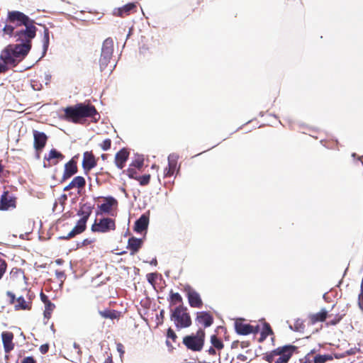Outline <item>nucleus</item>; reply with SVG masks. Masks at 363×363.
I'll return each mask as SVG.
<instances>
[{
  "instance_id": "obj_26",
  "label": "nucleus",
  "mask_w": 363,
  "mask_h": 363,
  "mask_svg": "<svg viewBox=\"0 0 363 363\" xmlns=\"http://www.w3.org/2000/svg\"><path fill=\"white\" fill-rule=\"evenodd\" d=\"M328 312L325 309H322L320 312L313 314L311 316V319L313 323L319 321H323L327 318Z\"/></svg>"
},
{
  "instance_id": "obj_37",
  "label": "nucleus",
  "mask_w": 363,
  "mask_h": 363,
  "mask_svg": "<svg viewBox=\"0 0 363 363\" xmlns=\"http://www.w3.org/2000/svg\"><path fill=\"white\" fill-rule=\"evenodd\" d=\"M135 179H137L141 185H143V186L147 185L150 182V175L145 174V175H143L141 177H138L135 178Z\"/></svg>"
},
{
  "instance_id": "obj_2",
  "label": "nucleus",
  "mask_w": 363,
  "mask_h": 363,
  "mask_svg": "<svg viewBox=\"0 0 363 363\" xmlns=\"http://www.w3.org/2000/svg\"><path fill=\"white\" fill-rule=\"evenodd\" d=\"M28 45H9L0 54V59L9 65L16 66L28 53Z\"/></svg>"
},
{
  "instance_id": "obj_28",
  "label": "nucleus",
  "mask_w": 363,
  "mask_h": 363,
  "mask_svg": "<svg viewBox=\"0 0 363 363\" xmlns=\"http://www.w3.org/2000/svg\"><path fill=\"white\" fill-rule=\"evenodd\" d=\"M17 304L15 306L16 309L26 310L30 309V302L26 301L23 296H20L16 300Z\"/></svg>"
},
{
  "instance_id": "obj_38",
  "label": "nucleus",
  "mask_w": 363,
  "mask_h": 363,
  "mask_svg": "<svg viewBox=\"0 0 363 363\" xmlns=\"http://www.w3.org/2000/svg\"><path fill=\"white\" fill-rule=\"evenodd\" d=\"M111 140L109 138L105 139L99 146L104 151H107L111 148Z\"/></svg>"
},
{
  "instance_id": "obj_56",
  "label": "nucleus",
  "mask_w": 363,
  "mask_h": 363,
  "mask_svg": "<svg viewBox=\"0 0 363 363\" xmlns=\"http://www.w3.org/2000/svg\"><path fill=\"white\" fill-rule=\"evenodd\" d=\"M166 343H167V345L169 346V340H167V341H166Z\"/></svg>"
},
{
  "instance_id": "obj_47",
  "label": "nucleus",
  "mask_w": 363,
  "mask_h": 363,
  "mask_svg": "<svg viewBox=\"0 0 363 363\" xmlns=\"http://www.w3.org/2000/svg\"><path fill=\"white\" fill-rule=\"evenodd\" d=\"M22 363H35V361L33 357H28L23 360Z\"/></svg>"
},
{
  "instance_id": "obj_35",
  "label": "nucleus",
  "mask_w": 363,
  "mask_h": 363,
  "mask_svg": "<svg viewBox=\"0 0 363 363\" xmlns=\"http://www.w3.org/2000/svg\"><path fill=\"white\" fill-rule=\"evenodd\" d=\"M143 162H144V160L143 157H138L137 158H135V160H134L131 164L130 165V167H135V168H138V169H141L143 166Z\"/></svg>"
},
{
  "instance_id": "obj_34",
  "label": "nucleus",
  "mask_w": 363,
  "mask_h": 363,
  "mask_svg": "<svg viewBox=\"0 0 363 363\" xmlns=\"http://www.w3.org/2000/svg\"><path fill=\"white\" fill-rule=\"evenodd\" d=\"M211 342L213 346L218 350H221L223 347L222 341L219 340L216 335L211 336Z\"/></svg>"
},
{
  "instance_id": "obj_10",
  "label": "nucleus",
  "mask_w": 363,
  "mask_h": 363,
  "mask_svg": "<svg viewBox=\"0 0 363 363\" xmlns=\"http://www.w3.org/2000/svg\"><path fill=\"white\" fill-rule=\"evenodd\" d=\"M115 228V221L111 218H104L100 219L98 222L97 220H95V223L91 226V230L93 232L103 233L109 232L111 230H114Z\"/></svg>"
},
{
  "instance_id": "obj_40",
  "label": "nucleus",
  "mask_w": 363,
  "mask_h": 363,
  "mask_svg": "<svg viewBox=\"0 0 363 363\" xmlns=\"http://www.w3.org/2000/svg\"><path fill=\"white\" fill-rule=\"evenodd\" d=\"M167 336V338L171 339L173 342H175L177 338L176 333L171 328L168 329Z\"/></svg>"
},
{
  "instance_id": "obj_23",
  "label": "nucleus",
  "mask_w": 363,
  "mask_h": 363,
  "mask_svg": "<svg viewBox=\"0 0 363 363\" xmlns=\"http://www.w3.org/2000/svg\"><path fill=\"white\" fill-rule=\"evenodd\" d=\"M143 240L136 238H130L128 242V248L131 251L130 254H135L140 248L142 247Z\"/></svg>"
},
{
  "instance_id": "obj_41",
  "label": "nucleus",
  "mask_w": 363,
  "mask_h": 363,
  "mask_svg": "<svg viewBox=\"0 0 363 363\" xmlns=\"http://www.w3.org/2000/svg\"><path fill=\"white\" fill-rule=\"evenodd\" d=\"M357 352H359V349L354 347L347 350L341 357H345L347 355L355 354Z\"/></svg>"
},
{
  "instance_id": "obj_25",
  "label": "nucleus",
  "mask_w": 363,
  "mask_h": 363,
  "mask_svg": "<svg viewBox=\"0 0 363 363\" xmlns=\"http://www.w3.org/2000/svg\"><path fill=\"white\" fill-rule=\"evenodd\" d=\"M273 331L269 325V324L264 323L262 330L260 334V337L259 338V342H263L267 336L272 335Z\"/></svg>"
},
{
  "instance_id": "obj_7",
  "label": "nucleus",
  "mask_w": 363,
  "mask_h": 363,
  "mask_svg": "<svg viewBox=\"0 0 363 363\" xmlns=\"http://www.w3.org/2000/svg\"><path fill=\"white\" fill-rule=\"evenodd\" d=\"M91 213V208L89 206H84L82 207L77 213L81 216V218L78 220L74 228L66 236L61 237V238L67 240L84 232L86 229V223Z\"/></svg>"
},
{
  "instance_id": "obj_33",
  "label": "nucleus",
  "mask_w": 363,
  "mask_h": 363,
  "mask_svg": "<svg viewBox=\"0 0 363 363\" xmlns=\"http://www.w3.org/2000/svg\"><path fill=\"white\" fill-rule=\"evenodd\" d=\"M49 46V30L48 28L44 30L43 35V55L46 52Z\"/></svg>"
},
{
  "instance_id": "obj_42",
  "label": "nucleus",
  "mask_w": 363,
  "mask_h": 363,
  "mask_svg": "<svg viewBox=\"0 0 363 363\" xmlns=\"http://www.w3.org/2000/svg\"><path fill=\"white\" fill-rule=\"evenodd\" d=\"M127 174L130 178H134V179L137 178L135 177L136 172L135 171V169L133 167H129L128 169Z\"/></svg>"
},
{
  "instance_id": "obj_45",
  "label": "nucleus",
  "mask_w": 363,
  "mask_h": 363,
  "mask_svg": "<svg viewBox=\"0 0 363 363\" xmlns=\"http://www.w3.org/2000/svg\"><path fill=\"white\" fill-rule=\"evenodd\" d=\"M48 349H49V346L47 344L43 345L40 347V350L42 354H45L48 351Z\"/></svg>"
},
{
  "instance_id": "obj_54",
  "label": "nucleus",
  "mask_w": 363,
  "mask_h": 363,
  "mask_svg": "<svg viewBox=\"0 0 363 363\" xmlns=\"http://www.w3.org/2000/svg\"><path fill=\"white\" fill-rule=\"evenodd\" d=\"M208 352L209 354H216V350L213 347H211L209 350H208Z\"/></svg>"
},
{
  "instance_id": "obj_27",
  "label": "nucleus",
  "mask_w": 363,
  "mask_h": 363,
  "mask_svg": "<svg viewBox=\"0 0 363 363\" xmlns=\"http://www.w3.org/2000/svg\"><path fill=\"white\" fill-rule=\"evenodd\" d=\"M135 8V3H129L118 9V15L121 16H123V15H129L130 13Z\"/></svg>"
},
{
  "instance_id": "obj_48",
  "label": "nucleus",
  "mask_w": 363,
  "mask_h": 363,
  "mask_svg": "<svg viewBox=\"0 0 363 363\" xmlns=\"http://www.w3.org/2000/svg\"><path fill=\"white\" fill-rule=\"evenodd\" d=\"M123 348V346L121 343L117 344V350L121 353V354H123L124 353Z\"/></svg>"
},
{
  "instance_id": "obj_6",
  "label": "nucleus",
  "mask_w": 363,
  "mask_h": 363,
  "mask_svg": "<svg viewBox=\"0 0 363 363\" xmlns=\"http://www.w3.org/2000/svg\"><path fill=\"white\" fill-rule=\"evenodd\" d=\"M171 320L177 329L188 328L191 325V319L187 308L183 306L176 307L171 313Z\"/></svg>"
},
{
  "instance_id": "obj_36",
  "label": "nucleus",
  "mask_w": 363,
  "mask_h": 363,
  "mask_svg": "<svg viewBox=\"0 0 363 363\" xmlns=\"http://www.w3.org/2000/svg\"><path fill=\"white\" fill-rule=\"evenodd\" d=\"M170 298L173 304L182 303V298L179 293H173L171 291Z\"/></svg>"
},
{
  "instance_id": "obj_18",
  "label": "nucleus",
  "mask_w": 363,
  "mask_h": 363,
  "mask_svg": "<svg viewBox=\"0 0 363 363\" xmlns=\"http://www.w3.org/2000/svg\"><path fill=\"white\" fill-rule=\"evenodd\" d=\"M177 156L174 154H171L168 157V167L164 169V176H172L177 167Z\"/></svg>"
},
{
  "instance_id": "obj_30",
  "label": "nucleus",
  "mask_w": 363,
  "mask_h": 363,
  "mask_svg": "<svg viewBox=\"0 0 363 363\" xmlns=\"http://www.w3.org/2000/svg\"><path fill=\"white\" fill-rule=\"evenodd\" d=\"M86 184L85 179L83 177L77 176L74 177L72 181V185L74 186V188H82Z\"/></svg>"
},
{
  "instance_id": "obj_13",
  "label": "nucleus",
  "mask_w": 363,
  "mask_h": 363,
  "mask_svg": "<svg viewBox=\"0 0 363 363\" xmlns=\"http://www.w3.org/2000/svg\"><path fill=\"white\" fill-rule=\"evenodd\" d=\"M64 155L55 149H52L48 155L44 157V167L55 165L60 160L64 159Z\"/></svg>"
},
{
  "instance_id": "obj_32",
  "label": "nucleus",
  "mask_w": 363,
  "mask_h": 363,
  "mask_svg": "<svg viewBox=\"0 0 363 363\" xmlns=\"http://www.w3.org/2000/svg\"><path fill=\"white\" fill-rule=\"evenodd\" d=\"M45 311H44V317L47 319H49L51 316V313L53 311L54 308H55V306L54 303H48L46 305H45Z\"/></svg>"
},
{
  "instance_id": "obj_3",
  "label": "nucleus",
  "mask_w": 363,
  "mask_h": 363,
  "mask_svg": "<svg viewBox=\"0 0 363 363\" xmlns=\"http://www.w3.org/2000/svg\"><path fill=\"white\" fill-rule=\"evenodd\" d=\"M30 18L18 11H9L6 18V24L3 28V35L12 37L15 29L30 22Z\"/></svg>"
},
{
  "instance_id": "obj_46",
  "label": "nucleus",
  "mask_w": 363,
  "mask_h": 363,
  "mask_svg": "<svg viewBox=\"0 0 363 363\" xmlns=\"http://www.w3.org/2000/svg\"><path fill=\"white\" fill-rule=\"evenodd\" d=\"M7 296L10 298V302L13 303L15 301V295L12 292L8 291Z\"/></svg>"
},
{
  "instance_id": "obj_24",
  "label": "nucleus",
  "mask_w": 363,
  "mask_h": 363,
  "mask_svg": "<svg viewBox=\"0 0 363 363\" xmlns=\"http://www.w3.org/2000/svg\"><path fill=\"white\" fill-rule=\"evenodd\" d=\"M117 205V201L111 196L105 199V202L99 206L100 210L103 213H109L113 206Z\"/></svg>"
},
{
  "instance_id": "obj_31",
  "label": "nucleus",
  "mask_w": 363,
  "mask_h": 363,
  "mask_svg": "<svg viewBox=\"0 0 363 363\" xmlns=\"http://www.w3.org/2000/svg\"><path fill=\"white\" fill-rule=\"evenodd\" d=\"M333 357L330 354H318L314 357V363H325L327 361L332 360Z\"/></svg>"
},
{
  "instance_id": "obj_55",
  "label": "nucleus",
  "mask_w": 363,
  "mask_h": 363,
  "mask_svg": "<svg viewBox=\"0 0 363 363\" xmlns=\"http://www.w3.org/2000/svg\"><path fill=\"white\" fill-rule=\"evenodd\" d=\"M157 259H156L155 258V259H153L150 262V264H152V265H155H155H157Z\"/></svg>"
},
{
  "instance_id": "obj_29",
  "label": "nucleus",
  "mask_w": 363,
  "mask_h": 363,
  "mask_svg": "<svg viewBox=\"0 0 363 363\" xmlns=\"http://www.w3.org/2000/svg\"><path fill=\"white\" fill-rule=\"evenodd\" d=\"M99 313L104 318L115 319L117 318L118 313L116 311L106 309L104 311H99Z\"/></svg>"
},
{
  "instance_id": "obj_50",
  "label": "nucleus",
  "mask_w": 363,
  "mask_h": 363,
  "mask_svg": "<svg viewBox=\"0 0 363 363\" xmlns=\"http://www.w3.org/2000/svg\"><path fill=\"white\" fill-rule=\"evenodd\" d=\"M91 242H92V240H89V239H84L82 242V245L86 246V245H90Z\"/></svg>"
},
{
  "instance_id": "obj_19",
  "label": "nucleus",
  "mask_w": 363,
  "mask_h": 363,
  "mask_svg": "<svg viewBox=\"0 0 363 363\" xmlns=\"http://www.w3.org/2000/svg\"><path fill=\"white\" fill-rule=\"evenodd\" d=\"M196 320L206 328L211 326L213 323V317L207 312H199L197 313Z\"/></svg>"
},
{
  "instance_id": "obj_49",
  "label": "nucleus",
  "mask_w": 363,
  "mask_h": 363,
  "mask_svg": "<svg viewBox=\"0 0 363 363\" xmlns=\"http://www.w3.org/2000/svg\"><path fill=\"white\" fill-rule=\"evenodd\" d=\"M340 320V318L339 317V318H335L334 320H330L328 322V324L334 325H336Z\"/></svg>"
},
{
  "instance_id": "obj_9",
  "label": "nucleus",
  "mask_w": 363,
  "mask_h": 363,
  "mask_svg": "<svg viewBox=\"0 0 363 363\" xmlns=\"http://www.w3.org/2000/svg\"><path fill=\"white\" fill-rule=\"evenodd\" d=\"M204 332L199 330L196 335L186 336L183 340L185 346L193 351H200L203 348L204 342Z\"/></svg>"
},
{
  "instance_id": "obj_51",
  "label": "nucleus",
  "mask_w": 363,
  "mask_h": 363,
  "mask_svg": "<svg viewBox=\"0 0 363 363\" xmlns=\"http://www.w3.org/2000/svg\"><path fill=\"white\" fill-rule=\"evenodd\" d=\"M73 346H74V349H76L77 350V354H80L82 353V352H81L79 345L77 343L74 342Z\"/></svg>"
},
{
  "instance_id": "obj_11",
  "label": "nucleus",
  "mask_w": 363,
  "mask_h": 363,
  "mask_svg": "<svg viewBox=\"0 0 363 363\" xmlns=\"http://www.w3.org/2000/svg\"><path fill=\"white\" fill-rule=\"evenodd\" d=\"M184 291L186 293L190 306L193 308H201L203 302L199 294L189 286H186Z\"/></svg>"
},
{
  "instance_id": "obj_5",
  "label": "nucleus",
  "mask_w": 363,
  "mask_h": 363,
  "mask_svg": "<svg viewBox=\"0 0 363 363\" xmlns=\"http://www.w3.org/2000/svg\"><path fill=\"white\" fill-rule=\"evenodd\" d=\"M24 28L18 30L14 32L12 37L16 38V40L20 42L17 45H28L29 50L31 48V40L35 37L37 28L35 26L33 20L30 22L23 25Z\"/></svg>"
},
{
  "instance_id": "obj_12",
  "label": "nucleus",
  "mask_w": 363,
  "mask_h": 363,
  "mask_svg": "<svg viewBox=\"0 0 363 363\" xmlns=\"http://www.w3.org/2000/svg\"><path fill=\"white\" fill-rule=\"evenodd\" d=\"M235 328L237 333L242 335H247L251 333L256 334L259 330V325L253 326L241 321H236Z\"/></svg>"
},
{
  "instance_id": "obj_39",
  "label": "nucleus",
  "mask_w": 363,
  "mask_h": 363,
  "mask_svg": "<svg viewBox=\"0 0 363 363\" xmlns=\"http://www.w3.org/2000/svg\"><path fill=\"white\" fill-rule=\"evenodd\" d=\"M6 269V262L0 257V279L3 277Z\"/></svg>"
},
{
  "instance_id": "obj_22",
  "label": "nucleus",
  "mask_w": 363,
  "mask_h": 363,
  "mask_svg": "<svg viewBox=\"0 0 363 363\" xmlns=\"http://www.w3.org/2000/svg\"><path fill=\"white\" fill-rule=\"evenodd\" d=\"M82 165L84 169L90 170L96 165V162L93 155L91 152L84 153Z\"/></svg>"
},
{
  "instance_id": "obj_15",
  "label": "nucleus",
  "mask_w": 363,
  "mask_h": 363,
  "mask_svg": "<svg viewBox=\"0 0 363 363\" xmlns=\"http://www.w3.org/2000/svg\"><path fill=\"white\" fill-rule=\"evenodd\" d=\"M34 147L37 151H40L45 147L47 142L46 135L38 130H33Z\"/></svg>"
},
{
  "instance_id": "obj_52",
  "label": "nucleus",
  "mask_w": 363,
  "mask_h": 363,
  "mask_svg": "<svg viewBox=\"0 0 363 363\" xmlns=\"http://www.w3.org/2000/svg\"><path fill=\"white\" fill-rule=\"evenodd\" d=\"M73 188H74V186L72 185V182H71L67 186H66L64 188V191H68V190L72 189Z\"/></svg>"
},
{
  "instance_id": "obj_17",
  "label": "nucleus",
  "mask_w": 363,
  "mask_h": 363,
  "mask_svg": "<svg viewBox=\"0 0 363 363\" xmlns=\"http://www.w3.org/2000/svg\"><path fill=\"white\" fill-rule=\"evenodd\" d=\"M77 172V163L71 160L65 165V170L62 175V180H66Z\"/></svg>"
},
{
  "instance_id": "obj_21",
  "label": "nucleus",
  "mask_w": 363,
  "mask_h": 363,
  "mask_svg": "<svg viewBox=\"0 0 363 363\" xmlns=\"http://www.w3.org/2000/svg\"><path fill=\"white\" fill-rule=\"evenodd\" d=\"M149 218L146 215H142L135 223L134 230L137 233H142L148 226Z\"/></svg>"
},
{
  "instance_id": "obj_44",
  "label": "nucleus",
  "mask_w": 363,
  "mask_h": 363,
  "mask_svg": "<svg viewBox=\"0 0 363 363\" xmlns=\"http://www.w3.org/2000/svg\"><path fill=\"white\" fill-rule=\"evenodd\" d=\"M40 299L45 303V305H46L48 303H51V301L48 299V296L43 293L40 294Z\"/></svg>"
},
{
  "instance_id": "obj_20",
  "label": "nucleus",
  "mask_w": 363,
  "mask_h": 363,
  "mask_svg": "<svg viewBox=\"0 0 363 363\" xmlns=\"http://www.w3.org/2000/svg\"><path fill=\"white\" fill-rule=\"evenodd\" d=\"M2 341L4 347V350L6 352H10L13 348L12 342L13 335L10 332H3L1 334Z\"/></svg>"
},
{
  "instance_id": "obj_4",
  "label": "nucleus",
  "mask_w": 363,
  "mask_h": 363,
  "mask_svg": "<svg viewBox=\"0 0 363 363\" xmlns=\"http://www.w3.org/2000/svg\"><path fill=\"white\" fill-rule=\"evenodd\" d=\"M295 347L284 345L264 354L263 359L269 363H288L291 357Z\"/></svg>"
},
{
  "instance_id": "obj_53",
  "label": "nucleus",
  "mask_w": 363,
  "mask_h": 363,
  "mask_svg": "<svg viewBox=\"0 0 363 363\" xmlns=\"http://www.w3.org/2000/svg\"><path fill=\"white\" fill-rule=\"evenodd\" d=\"M164 310H162L160 313V315L157 316V318H159V317H160L162 320L164 318Z\"/></svg>"
},
{
  "instance_id": "obj_43",
  "label": "nucleus",
  "mask_w": 363,
  "mask_h": 363,
  "mask_svg": "<svg viewBox=\"0 0 363 363\" xmlns=\"http://www.w3.org/2000/svg\"><path fill=\"white\" fill-rule=\"evenodd\" d=\"M8 65L9 64L6 63L4 61L0 62V73L5 72L6 71H7Z\"/></svg>"
},
{
  "instance_id": "obj_14",
  "label": "nucleus",
  "mask_w": 363,
  "mask_h": 363,
  "mask_svg": "<svg viewBox=\"0 0 363 363\" xmlns=\"http://www.w3.org/2000/svg\"><path fill=\"white\" fill-rule=\"evenodd\" d=\"M0 204V209L3 211L14 208H16V198L10 195L8 191H5L1 196Z\"/></svg>"
},
{
  "instance_id": "obj_1",
  "label": "nucleus",
  "mask_w": 363,
  "mask_h": 363,
  "mask_svg": "<svg viewBox=\"0 0 363 363\" xmlns=\"http://www.w3.org/2000/svg\"><path fill=\"white\" fill-rule=\"evenodd\" d=\"M64 112L65 119L75 123H79L83 118L89 117L96 120L95 116L98 115L94 106L82 103L65 108Z\"/></svg>"
},
{
  "instance_id": "obj_16",
  "label": "nucleus",
  "mask_w": 363,
  "mask_h": 363,
  "mask_svg": "<svg viewBox=\"0 0 363 363\" xmlns=\"http://www.w3.org/2000/svg\"><path fill=\"white\" fill-rule=\"evenodd\" d=\"M128 156L129 152L125 148H123L116 154L115 164L118 169H122L124 167L125 163L127 161Z\"/></svg>"
},
{
  "instance_id": "obj_8",
  "label": "nucleus",
  "mask_w": 363,
  "mask_h": 363,
  "mask_svg": "<svg viewBox=\"0 0 363 363\" xmlns=\"http://www.w3.org/2000/svg\"><path fill=\"white\" fill-rule=\"evenodd\" d=\"M113 52V41L111 38H106L102 45L101 53L99 59L101 71H104L108 66Z\"/></svg>"
}]
</instances>
